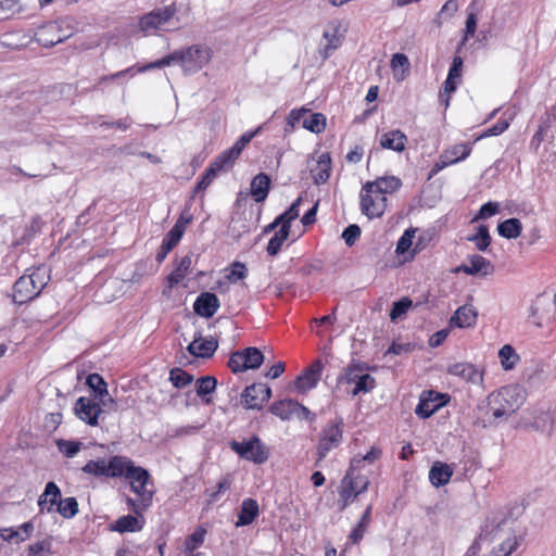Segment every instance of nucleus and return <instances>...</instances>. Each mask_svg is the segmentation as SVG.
I'll return each mask as SVG.
<instances>
[{"label": "nucleus", "mask_w": 556, "mask_h": 556, "mask_svg": "<svg viewBox=\"0 0 556 556\" xmlns=\"http://www.w3.org/2000/svg\"><path fill=\"white\" fill-rule=\"evenodd\" d=\"M452 475L453 469L450 465L435 462L429 470V480L432 485L439 488L448 483Z\"/></svg>", "instance_id": "nucleus-30"}, {"label": "nucleus", "mask_w": 556, "mask_h": 556, "mask_svg": "<svg viewBox=\"0 0 556 556\" xmlns=\"http://www.w3.org/2000/svg\"><path fill=\"white\" fill-rule=\"evenodd\" d=\"M500 204L497 202H488L483 204L478 215L472 219V222H476L477 219H488L498 213Z\"/></svg>", "instance_id": "nucleus-58"}, {"label": "nucleus", "mask_w": 556, "mask_h": 556, "mask_svg": "<svg viewBox=\"0 0 556 556\" xmlns=\"http://www.w3.org/2000/svg\"><path fill=\"white\" fill-rule=\"evenodd\" d=\"M190 222L191 217H185L184 215L178 218V220L162 241L160 251L156 254L157 262H163L167 254L178 244L186 231L187 225Z\"/></svg>", "instance_id": "nucleus-15"}, {"label": "nucleus", "mask_w": 556, "mask_h": 556, "mask_svg": "<svg viewBox=\"0 0 556 556\" xmlns=\"http://www.w3.org/2000/svg\"><path fill=\"white\" fill-rule=\"evenodd\" d=\"M269 410L283 421L290 420L293 417L298 419H313L309 409L294 400H281L274 402L270 405Z\"/></svg>", "instance_id": "nucleus-13"}, {"label": "nucleus", "mask_w": 556, "mask_h": 556, "mask_svg": "<svg viewBox=\"0 0 556 556\" xmlns=\"http://www.w3.org/2000/svg\"><path fill=\"white\" fill-rule=\"evenodd\" d=\"M71 36V33L62 28L60 22H49L35 33L36 41L42 47L49 48L62 42Z\"/></svg>", "instance_id": "nucleus-14"}, {"label": "nucleus", "mask_w": 556, "mask_h": 556, "mask_svg": "<svg viewBox=\"0 0 556 556\" xmlns=\"http://www.w3.org/2000/svg\"><path fill=\"white\" fill-rule=\"evenodd\" d=\"M270 188V178L267 174L260 173L251 181V195L255 202H264Z\"/></svg>", "instance_id": "nucleus-31"}, {"label": "nucleus", "mask_w": 556, "mask_h": 556, "mask_svg": "<svg viewBox=\"0 0 556 556\" xmlns=\"http://www.w3.org/2000/svg\"><path fill=\"white\" fill-rule=\"evenodd\" d=\"M230 447L241 458L255 464H264L269 457L268 448L256 435L242 442L232 441Z\"/></svg>", "instance_id": "nucleus-7"}, {"label": "nucleus", "mask_w": 556, "mask_h": 556, "mask_svg": "<svg viewBox=\"0 0 556 556\" xmlns=\"http://www.w3.org/2000/svg\"><path fill=\"white\" fill-rule=\"evenodd\" d=\"M76 416L90 426L98 425V418L102 413L100 404L96 402V399L79 397L74 406Z\"/></svg>", "instance_id": "nucleus-17"}, {"label": "nucleus", "mask_w": 556, "mask_h": 556, "mask_svg": "<svg viewBox=\"0 0 556 556\" xmlns=\"http://www.w3.org/2000/svg\"><path fill=\"white\" fill-rule=\"evenodd\" d=\"M49 280L48 271L38 267L28 275L20 277L13 286V301L16 304H24L37 298Z\"/></svg>", "instance_id": "nucleus-3"}, {"label": "nucleus", "mask_w": 556, "mask_h": 556, "mask_svg": "<svg viewBox=\"0 0 556 556\" xmlns=\"http://www.w3.org/2000/svg\"><path fill=\"white\" fill-rule=\"evenodd\" d=\"M242 352L249 369H256L263 364L264 355L257 348H247Z\"/></svg>", "instance_id": "nucleus-48"}, {"label": "nucleus", "mask_w": 556, "mask_h": 556, "mask_svg": "<svg viewBox=\"0 0 556 556\" xmlns=\"http://www.w3.org/2000/svg\"><path fill=\"white\" fill-rule=\"evenodd\" d=\"M509 127V121L507 119H498L496 124L486 129L483 134L480 135L479 139L486 138L491 136H498L503 134Z\"/></svg>", "instance_id": "nucleus-61"}, {"label": "nucleus", "mask_w": 556, "mask_h": 556, "mask_svg": "<svg viewBox=\"0 0 556 556\" xmlns=\"http://www.w3.org/2000/svg\"><path fill=\"white\" fill-rule=\"evenodd\" d=\"M260 508L258 504L253 498H245L241 504V509L238 514V520L236 527H243L251 525L254 519L258 516Z\"/></svg>", "instance_id": "nucleus-32"}, {"label": "nucleus", "mask_w": 556, "mask_h": 556, "mask_svg": "<svg viewBox=\"0 0 556 556\" xmlns=\"http://www.w3.org/2000/svg\"><path fill=\"white\" fill-rule=\"evenodd\" d=\"M126 465V457L113 456L109 460L100 458L97 460H89L84 467L83 471L88 475L103 476V477H122L123 466Z\"/></svg>", "instance_id": "nucleus-11"}, {"label": "nucleus", "mask_w": 556, "mask_h": 556, "mask_svg": "<svg viewBox=\"0 0 556 556\" xmlns=\"http://www.w3.org/2000/svg\"><path fill=\"white\" fill-rule=\"evenodd\" d=\"M478 313L471 305H463L456 309L450 319V325L457 328H468L476 325Z\"/></svg>", "instance_id": "nucleus-24"}, {"label": "nucleus", "mask_w": 556, "mask_h": 556, "mask_svg": "<svg viewBox=\"0 0 556 556\" xmlns=\"http://www.w3.org/2000/svg\"><path fill=\"white\" fill-rule=\"evenodd\" d=\"M331 172V159L329 153H321L315 165L311 167V174L316 185L325 184Z\"/></svg>", "instance_id": "nucleus-28"}, {"label": "nucleus", "mask_w": 556, "mask_h": 556, "mask_svg": "<svg viewBox=\"0 0 556 556\" xmlns=\"http://www.w3.org/2000/svg\"><path fill=\"white\" fill-rule=\"evenodd\" d=\"M477 22H478L477 14L475 12H469L467 20H466L465 35L459 43V47L457 49L458 51L460 50V48L466 43V41L469 38L475 36L476 29H477Z\"/></svg>", "instance_id": "nucleus-54"}, {"label": "nucleus", "mask_w": 556, "mask_h": 556, "mask_svg": "<svg viewBox=\"0 0 556 556\" xmlns=\"http://www.w3.org/2000/svg\"><path fill=\"white\" fill-rule=\"evenodd\" d=\"M217 384V380L212 376L201 377L195 382L197 394L203 397L211 394Z\"/></svg>", "instance_id": "nucleus-49"}, {"label": "nucleus", "mask_w": 556, "mask_h": 556, "mask_svg": "<svg viewBox=\"0 0 556 556\" xmlns=\"http://www.w3.org/2000/svg\"><path fill=\"white\" fill-rule=\"evenodd\" d=\"M523 403V390L518 384H509L489 395L488 414L494 424H500L515 415Z\"/></svg>", "instance_id": "nucleus-1"}, {"label": "nucleus", "mask_w": 556, "mask_h": 556, "mask_svg": "<svg viewBox=\"0 0 556 556\" xmlns=\"http://www.w3.org/2000/svg\"><path fill=\"white\" fill-rule=\"evenodd\" d=\"M247 277V267L240 262H236L231 266L230 273L227 275V279L230 282H237Z\"/></svg>", "instance_id": "nucleus-60"}, {"label": "nucleus", "mask_w": 556, "mask_h": 556, "mask_svg": "<svg viewBox=\"0 0 556 556\" xmlns=\"http://www.w3.org/2000/svg\"><path fill=\"white\" fill-rule=\"evenodd\" d=\"M211 58L212 53L208 48L192 46L180 52V65L186 73L191 74L208 64Z\"/></svg>", "instance_id": "nucleus-12"}, {"label": "nucleus", "mask_w": 556, "mask_h": 556, "mask_svg": "<svg viewBox=\"0 0 556 556\" xmlns=\"http://www.w3.org/2000/svg\"><path fill=\"white\" fill-rule=\"evenodd\" d=\"M343 439V421L342 419L329 421L319 434L317 445V462H321L328 453L337 448Z\"/></svg>", "instance_id": "nucleus-4"}, {"label": "nucleus", "mask_w": 556, "mask_h": 556, "mask_svg": "<svg viewBox=\"0 0 556 556\" xmlns=\"http://www.w3.org/2000/svg\"><path fill=\"white\" fill-rule=\"evenodd\" d=\"M288 126L290 129L286 128V131H291L298 124H302V126L314 132L320 134L324 131L326 127V117L321 113L309 114L308 110H292L287 118Z\"/></svg>", "instance_id": "nucleus-10"}, {"label": "nucleus", "mask_w": 556, "mask_h": 556, "mask_svg": "<svg viewBox=\"0 0 556 556\" xmlns=\"http://www.w3.org/2000/svg\"><path fill=\"white\" fill-rule=\"evenodd\" d=\"M122 477L130 482L131 491L143 497V501L152 500V491L147 490L150 479L148 470L142 467H136L134 463L126 457V465L123 466Z\"/></svg>", "instance_id": "nucleus-9"}, {"label": "nucleus", "mask_w": 556, "mask_h": 556, "mask_svg": "<svg viewBox=\"0 0 556 556\" xmlns=\"http://www.w3.org/2000/svg\"><path fill=\"white\" fill-rule=\"evenodd\" d=\"M143 523L144 520L142 516L126 515L119 517L115 521V523L112 526V530L119 533L137 532L143 528Z\"/></svg>", "instance_id": "nucleus-33"}, {"label": "nucleus", "mask_w": 556, "mask_h": 556, "mask_svg": "<svg viewBox=\"0 0 556 556\" xmlns=\"http://www.w3.org/2000/svg\"><path fill=\"white\" fill-rule=\"evenodd\" d=\"M58 450L66 457H74L80 451L83 443L79 441H71L59 439L55 442Z\"/></svg>", "instance_id": "nucleus-50"}, {"label": "nucleus", "mask_w": 556, "mask_h": 556, "mask_svg": "<svg viewBox=\"0 0 556 556\" xmlns=\"http://www.w3.org/2000/svg\"><path fill=\"white\" fill-rule=\"evenodd\" d=\"M169 380L174 387L180 389L191 383L193 377L181 368H173L169 372Z\"/></svg>", "instance_id": "nucleus-51"}, {"label": "nucleus", "mask_w": 556, "mask_h": 556, "mask_svg": "<svg viewBox=\"0 0 556 556\" xmlns=\"http://www.w3.org/2000/svg\"><path fill=\"white\" fill-rule=\"evenodd\" d=\"M522 225L518 218H509L498 224L497 231L501 237L516 239L521 235Z\"/></svg>", "instance_id": "nucleus-40"}, {"label": "nucleus", "mask_w": 556, "mask_h": 556, "mask_svg": "<svg viewBox=\"0 0 556 556\" xmlns=\"http://www.w3.org/2000/svg\"><path fill=\"white\" fill-rule=\"evenodd\" d=\"M548 305L549 303L545 298H538L529 307L528 320L539 328L543 327L545 317L543 311Z\"/></svg>", "instance_id": "nucleus-37"}, {"label": "nucleus", "mask_w": 556, "mask_h": 556, "mask_svg": "<svg viewBox=\"0 0 556 556\" xmlns=\"http://www.w3.org/2000/svg\"><path fill=\"white\" fill-rule=\"evenodd\" d=\"M445 395L433 391L422 392L415 413L420 418H429L445 404Z\"/></svg>", "instance_id": "nucleus-18"}, {"label": "nucleus", "mask_w": 556, "mask_h": 556, "mask_svg": "<svg viewBox=\"0 0 556 556\" xmlns=\"http://www.w3.org/2000/svg\"><path fill=\"white\" fill-rule=\"evenodd\" d=\"M0 538L9 543L20 544L25 542V538H23L22 532L18 528H1L0 529Z\"/></svg>", "instance_id": "nucleus-56"}, {"label": "nucleus", "mask_w": 556, "mask_h": 556, "mask_svg": "<svg viewBox=\"0 0 556 556\" xmlns=\"http://www.w3.org/2000/svg\"><path fill=\"white\" fill-rule=\"evenodd\" d=\"M413 238H414V230H409V229L406 230L403 233V236L400 238V240L397 241L396 253L403 254L406 251H408V249L412 245Z\"/></svg>", "instance_id": "nucleus-63"}, {"label": "nucleus", "mask_w": 556, "mask_h": 556, "mask_svg": "<svg viewBox=\"0 0 556 556\" xmlns=\"http://www.w3.org/2000/svg\"><path fill=\"white\" fill-rule=\"evenodd\" d=\"M52 554V544L49 540L36 542L27 548V556H50Z\"/></svg>", "instance_id": "nucleus-52"}, {"label": "nucleus", "mask_w": 556, "mask_h": 556, "mask_svg": "<svg viewBox=\"0 0 556 556\" xmlns=\"http://www.w3.org/2000/svg\"><path fill=\"white\" fill-rule=\"evenodd\" d=\"M228 366L233 372H242L249 369V366H247V363L244 361L243 352L237 351L231 354Z\"/></svg>", "instance_id": "nucleus-57"}, {"label": "nucleus", "mask_w": 556, "mask_h": 556, "mask_svg": "<svg viewBox=\"0 0 556 556\" xmlns=\"http://www.w3.org/2000/svg\"><path fill=\"white\" fill-rule=\"evenodd\" d=\"M359 198L361 211L369 219L383 215L387 208V197L377 191L372 185L366 182L361 190Z\"/></svg>", "instance_id": "nucleus-6"}, {"label": "nucleus", "mask_w": 556, "mask_h": 556, "mask_svg": "<svg viewBox=\"0 0 556 556\" xmlns=\"http://www.w3.org/2000/svg\"><path fill=\"white\" fill-rule=\"evenodd\" d=\"M192 265V255L187 254L180 258L174 270L168 276L169 286L178 285L188 274Z\"/></svg>", "instance_id": "nucleus-39"}, {"label": "nucleus", "mask_w": 556, "mask_h": 556, "mask_svg": "<svg viewBox=\"0 0 556 556\" xmlns=\"http://www.w3.org/2000/svg\"><path fill=\"white\" fill-rule=\"evenodd\" d=\"M447 372L473 384H481L483 381L482 370L470 363L452 364L447 367Z\"/></svg>", "instance_id": "nucleus-20"}, {"label": "nucleus", "mask_w": 556, "mask_h": 556, "mask_svg": "<svg viewBox=\"0 0 556 556\" xmlns=\"http://www.w3.org/2000/svg\"><path fill=\"white\" fill-rule=\"evenodd\" d=\"M323 37L326 39L327 43L325 46V58H328L329 54L338 49L343 40V31L341 30V25L339 22H331L327 25L324 30Z\"/></svg>", "instance_id": "nucleus-27"}, {"label": "nucleus", "mask_w": 556, "mask_h": 556, "mask_svg": "<svg viewBox=\"0 0 556 556\" xmlns=\"http://www.w3.org/2000/svg\"><path fill=\"white\" fill-rule=\"evenodd\" d=\"M379 455L380 452L372 447L365 455H357L353 457L346 473H351L353 476L363 475L362 471L364 470L366 463L372 464L379 457Z\"/></svg>", "instance_id": "nucleus-35"}, {"label": "nucleus", "mask_w": 556, "mask_h": 556, "mask_svg": "<svg viewBox=\"0 0 556 556\" xmlns=\"http://www.w3.org/2000/svg\"><path fill=\"white\" fill-rule=\"evenodd\" d=\"M270 396L271 390L264 383L251 384L241 394L242 403L248 409H261Z\"/></svg>", "instance_id": "nucleus-16"}, {"label": "nucleus", "mask_w": 556, "mask_h": 556, "mask_svg": "<svg viewBox=\"0 0 556 556\" xmlns=\"http://www.w3.org/2000/svg\"><path fill=\"white\" fill-rule=\"evenodd\" d=\"M359 236L361 228L354 224L348 226L342 232V238L344 239L346 245L349 247H352L355 243V241L359 238Z\"/></svg>", "instance_id": "nucleus-62"}, {"label": "nucleus", "mask_w": 556, "mask_h": 556, "mask_svg": "<svg viewBox=\"0 0 556 556\" xmlns=\"http://www.w3.org/2000/svg\"><path fill=\"white\" fill-rule=\"evenodd\" d=\"M87 384L93 390L94 399L99 400L102 405H105L104 395H109V392L104 379L98 374H91L87 377Z\"/></svg>", "instance_id": "nucleus-44"}, {"label": "nucleus", "mask_w": 556, "mask_h": 556, "mask_svg": "<svg viewBox=\"0 0 556 556\" xmlns=\"http://www.w3.org/2000/svg\"><path fill=\"white\" fill-rule=\"evenodd\" d=\"M219 307V300L215 293L204 292L201 293L194 304V312L205 318L212 317Z\"/></svg>", "instance_id": "nucleus-23"}, {"label": "nucleus", "mask_w": 556, "mask_h": 556, "mask_svg": "<svg viewBox=\"0 0 556 556\" xmlns=\"http://www.w3.org/2000/svg\"><path fill=\"white\" fill-rule=\"evenodd\" d=\"M198 431V427L195 426H181L173 428L167 432L168 438H179L185 435L194 434Z\"/></svg>", "instance_id": "nucleus-64"}, {"label": "nucleus", "mask_w": 556, "mask_h": 556, "mask_svg": "<svg viewBox=\"0 0 556 556\" xmlns=\"http://www.w3.org/2000/svg\"><path fill=\"white\" fill-rule=\"evenodd\" d=\"M458 271H463L467 275L476 276H488L493 274V264L479 254H473L467 257V261L463 263L458 268Z\"/></svg>", "instance_id": "nucleus-19"}, {"label": "nucleus", "mask_w": 556, "mask_h": 556, "mask_svg": "<svg viewBox=\"0 0 556 556\" xmlns=\"http://www.w3.org/2000/svg\"><path fill=\"white\" fill-rule=\"evenodd\" d=\"M469 241L473 242L479 251H486L491 243V237L489 228L485 225H480L476 235L468 238Z\"/></svg>", "instance_id": "nucleus-46"}, {"label": "nucleus", "mask_w": 556, "mask_h": 556, "mask_svg": "<svg viewBox=\"0 0 556 556\" xmlns=\"http://www.w3.org/2000/svg\"><path fill=\"white\" fill-rule=\"evenodd\" d=\"M217 173H219V170L217 168H215L212 164H210V166L205 169L201 180L198 182L197 190L198 191L205 190L211 185V182L214 180Z\"/></svg>", "instance_id": "nucleus-59"}, {"label": "nucleus", "mask_w": 556, "mask_h": 556, "mask_svg": "<svg viewBox=\"0 0 556 556\" xmlns=\"http://www.w3.org/2000/svg\"><path fill=\"white\" fill-rule=\"evenodd\" d=\"M413 302L408 298H403L397 302L393 303V307L390 312V319L392 321L402 317L412 306Z\"/></svg>", "instance_id": "nucleus-55"}, {"label": "nucleus", "mask_w": 556, "mask_h": 556, "mask_svg": "<svg viewBox=\"0 0 556 556\" xmlns=\"http://www.w3.org/2000/svg\"><path fill=\"white\" fill-rule=\"evenodd\" d=\"M340 382L354 384L351 391L353 396L370 392L376 387V380L367 374L361 365H351L339 377Z\"/></svg>", "instance_id": "nucleus-8"}, {"label": "nucleus", "mask_w": 556, "mask_h": 556, "mask_svg": "<svg viewBox=\"0 0 556 556\" xmlns=\"http://www.w3.org/2000/svg\"><path fill=\"white\" fill-rule=\"evenodd\" d=\"M471 153V146L468 143H458L450 147L442 152L444 159L450 165L466 160Z\"/></svg>", "instance_id": "nucleus-36"}, {"label": "nucleus", "mask_w": 556, "mask_h": 556, "mask_svg": "<svg viewBox=\"0 0 556 556\" xmlns=\"http://www.w3.org/2000/svg\"><path fill=\"white\" fill-rule=\"evenodd\" d=\"M61 500L60 488L54 482H48L46 484L43 493L38 498V506L41 513H51L53 507L59 505Z\"/></svg>", "instance_id": "nucleus-25"}, {"label": "nucleus", "mask_w": 556, "mask_h": 556, "mask_svg": "<svg viewBox=\"0 0 556 556\" xmlns=\"http://www.w3.org/2000/svg\"><path fill=\"white\" fill-rule=\"evenodd\" d=\"M518 538L514 531H508L505 538L493 546L490 554L485 556H509L518 546Z\"/></svg>", "instance_id": "nucleus-34"}, {"label": "nucleus", "mask_w": 556, "mask_h": 556, "mask_svg": "<svg viewBox=\"0 0 556 556\" xmlns=\"http://www.w3.org/2000/svg\"><path fill=\"white\" fill-rule=\"evenodd\" d=\"M290 235L289 225H283L275 232V235L270 238L267 245V253L269 255H277L280 251L283 242L288 239Z\"/></svg>", "instance_id": "nucleus-42"}, {"label": "nucleus", "mask_w": 556, "mask_h": 556, "mask_svg": "<svg viewBox=\"0 0 556 556\" xmlns=\"http://www.w3.org/2000/svg\"><path fill=\"white\" fill-rule=\"evenodd\" d=\"M463 64V59L459 55L453 58L447 77L444 81V93L452 94L456 91L457 85L462 77Z\"/></svg>", "instance_id": "nucleus-29"}, {"label": "nucleus", "mask_w": 556, "mask_h": 556, "mask_svg": "<svg viewBox=\"0 0 556 556\" xmlns=\"http://www.w3.org/2000/svg\"><path fill=\"white\" fill-rule=\"evenodd\" d=\"M498 358L504 370L514 369L520 361L518 353L510 344H505L500 349Z\"/></svg>", "instance_id": "nucleus-41"}, {"label": "nucleus", "mask_w": 556, "mask_h": 556, "mask_svg": "<svg viewBox=\"0 0 556 556\" xmlns=\"http://www.w3.org/2000/svg\"><path fill=\"white\" fill-rule=\"evenodd\" d=\"M369 480L366 475L345 473L339 488L340 508H346L359 494L367 491Z\"/></svg>", "instance_id": "nucleus-5"}, {"label": "nucleus", "mask_w": 556, "mask_h": 556, "mask_svg": "<svg viewBox=\"0 0 556 556\" xmlns=\"http://www.w3.org/2000/svg\"><path fill=\"white\" fill-rule=\"evenodd\" d=\"M323 370L321 362L315 361L302 375L294 381V386L300 392H306L315 388L320 379Z\"/></svg>", "instance_id": "nucleus-21"}, {"label": "nucleus", "mask_w": 556, "mask_h": 556, "mask_svg": "<svg viewBox=\"0 0 556 556\" xmlns=\"http://www.w3.org/2000/svg\"><path fill=\"white\" fill-rule=\"evenodd\" d=\"M407 136L400 129L386 131L379 137V144L382 149L403 152L407 144Z\"/></svg>", "instance_id": "nucleus-22"}, {"label": "nucleus", "mask_w": 556, "mask_h": 556, "mask_svg": "<svg viewBox=\"0 0 556 556\" xmlns=\"http://www.w3.org/2000/svg\"><path fill=\"white\" fill-rule=\"evenodd\" d=\"M391 68L394 73L396 80H403L409 70L408 58L403 53H395L392 55Z\"/></svg>", "instance_id": "nucleus-45"}, {"label": "nucleus", "mask_w": 556, "mask_h": 556, "mask_svg": "<svg viewBox=\"0 0 556 556\" xmlns=\"http://www.w3.org/2000/svg\"><path fill=\"white\" fill-rule=\"evenodd\" d=\"M239 155V148L231 147L222 152L211 164L219 172L228 170L232 167Z\"/></svg>", "instance_id": "nucleus-38"}, {"label": "nucleus", "mask_w": 556, "mask_h": 556, "mask_svg": "<svg viewBox=\"0 0 556 556\" xmlns=\"http://www.w3.org/2000/svg\"><path fill=\"white\" fill-rule=\"evenodd\" d=\"M56 511L64 518H73L78 513V503L75 497L61 498Z\"/></svg>", "instance_id": "nucleus-47"}, {"label": "nucleus", "mask_w": 556, "mask_h": 556, "mask_svg": "<svg viewBox=\"0 0 556 556\" xmlns=\"http://www.w3.org/2000/svg\"><path fill=\"white\" fill-rule=\"evenodd\" d=\"M218 343L213 338L202 339L201 337L194 338L193 341L188 345L187 350L190 354L195 357H211L216 349Z\"/></svg>", "instance_id": "nucleus-26"}, {"label": "nucleus", "mask_w": 556, "mask_h": 556, "mask_svg": "<svg viewBox=\"0 0 556 556\" xmlns=\"http://www.w3.org/2000/svg\"><path fill=\"white\" fill-rule=\"evenodd\" d=\"M180 8L181 4L177 2L156 8L140 17L138 27L147 35L154 34L157 30L177 29L181 24L177 16Z\"/></svg>", "instance_id": "nucleus-2"}, {"label": "nucleus", "mask_w": 556, "mask_h": 556, "mask_svg": "<svg viewBox=\"0 0 556 556\" xmlns=\"http://www.w3.org/2000/svg\"><path fill=\"white\" fill-rule=\"evenodd\" d=\"M367 184L372 185V187L383 195L396 191L402 185L401 179L395 176L381 177L375 181H368Z\"/></svg>", "instance_id": "nucleus-43"}, {"label": "nucleus", "mask_w": 556, "mask_h": 556, "mask_svg": "<svg viewBox=\"0 0 556 556\" xmlns=\"http://www.w3.org/2000/svg\"><path fill=\"white\" fill-rule=\"evenodd\" d=\"M302 202V198H298L291 206L279 215V222H282L283 225H291V222L296 219L300 214V204Z\"/></svg>", "instance_id": "nucleus-53"}]
</instances>
